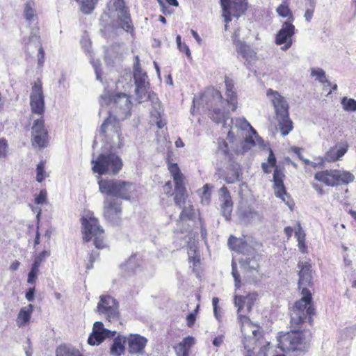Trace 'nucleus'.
<instances>
[{"mask_svg": "<svg viewBox=\"0 0 356 356\" xmlns=\"http://www.w3.org/2000/svg\"><path fill=\"white\" fill-rule=\"evenodd\" d=\"M130 97L124 93H118L114 97L112 114L104 120L100 132L111 140L113 146L120 148L124 145L120 121L129 118L131 115Z\"/></svg>", "mask_w": 356, "mask_h": 356, "instance_id": "f257e3e1", "label": "nucleus"}, {"mask_svg": "<svg viewBox=\"0 0 356 356\" xmlns=\"http://www.w3.org/2000/svg\"><path fill=\"white\" fill-rule=\"evenodd\" d=\"M299 281L298 288L302 289V297L296 302L291 311V322L294 326H297L305 319L308 318L311 321L312 316L314 314L312 306V297L311 291L307 289L312 284V266L306 261L298 263Z\"/></svg>", "mask_w": 356, "mask_h": 356, "instance_id": "f03ea898", "label": "nucleus"}, {"mask_svg": "<svg viewBox=\"0 0 356 356\" xmlns=\"http://www.w3.org/2000/svg\"><path fill=\"white\" fill-rule=\"evenodd\" d=\"M266 96L273 104L278 123V128L283 136L288 135L293 129V122L289 118V104L277 91L268 89Z\"/></svg>", "mask_w": 356, "mask_h": 356, "instance_id": "7ed1b4c3", "label": "nucleus"}, {"mask_svg": "<svg viewBox=\"0 0 356 356\" xmlns=\"http://www.w3.org/2000/svg\"><path fill=\"white\" fill-rule=\"evenodd\" d=\"M147 75L146 72L142 70H134V79L136 85L135 93L138 99L139 102L144 99H148L152 103V111L151 115L156 118L161 116V105L156 95L149 91V83L147 81Z\"/></svg>", "mask_w": 356, "mask_h": 356, "instance_id": "20e7f679", "label": "nucleus"}, {"mask_svg": "<svg viewBox=\"0 0 356 356\" xmlns=\"http://www.w3.org/2000/svg\"><path fill=\"white\" fill-rule=\"evenodd\" d=\"M99 191L108 195L129 200L136 195V186L131 182L120 179L99 181Z\"/></svg>", "mask_w": 356, "mask_h": 356, "instance_id": "39448f33", "label": "nucleus"}, {"mask_svg": "<svg viewBox=\"0 0 356 356\" xmlns=\"http://www.w3.org/2000/svg\"><path fill=\"white\" fill-rule=\"evenodd\" d=\"M305 320L297 326L293 325L290 321L291 327L293 330L286 332H282L279 333L277 337L278 348L286 353L300 352L307 348V341L303 333L296 330Z\"/></svg>", "mask_w": 356, "mask_h": 356, "instance_id": "423d86ee", "label": "nucleus"}, {"mask_svg": "<svg viewBox=\"0 0 356 356\" xmlns=\"http://www.w3.org/2000/svg\"><path fill=\"white\" fill-rule=\"evenodd\" d=\"M122 167V161L119 156L115 154H101L95 161L92 170L100 175H115L120 171Z\"/></svg>", "mask_w": 356, "mask_h": 356, "instance_id": "0eeeda50", "label": "nucleus"}, {"mask_svg": "<svg viewBox=\"0 0 356 356\" xmlns=\"http://www.w3.org/2000/svg\"><path fill=\"white\" fill-rule=\"evenodd\" d=\"M119 302L115 298L110 295H102L95 311L104 316L108 321H111L119 318Z\"/></svg>", "mask_w": 356, "mask_h": 356, "instance_id": "6e6552de", "label": "nucleus"}, {"mask_svg": "<svg viewBox=\"0 0 356 356\" xmlns=\"http://www.w3.org/2000/svg\"><path fill=\"white\" fill-rule=\"evenodd\" d=\"M222 9V17L226 23L232 21V16L238 18L244 15L247 8L246 0H220Z\"/></svg>", "mask_w": 356, "mask_h": 356, "instance_id": "1a4fd4ad", "label": "nucleus"}, {"mask_svg": "<svg viewBox=\"0 0 356 356\" xmlns=\"http://www.w3.org/2000/svg\"><path fill=\"white\" fill-rule=\"evenodd\" d=\"M30 106L32 113L42 115L44 111V96L40 80H37L32 86L30 95Z\"/></svg>", "mask_w": 356, "mask_h": 356, "instance_id": "9d476101", "label": "nucleus"}, {"mask_svg": "<svg viewBox=\"0 0 356 356\" xmlns=\"http://www.w3.org/2000/svg\"><path fill=\"white\" fill-rule=\"evenodd\" d=\"M33 145L44 148L48 144V134L44 128V122L42 118L34 121L32 127Z\"/></svg>", "mask_w": 356, "mask_h": 356, "instance_id": "9b49d317", "label": "nucleus"}, {"mask_svg": "<svg viewBox=\"0 0 356 356\" xmlns=\"http://www.w3.org/2000/svg\"><path fill=\"white\" fill-rule=\"evenodd\" d=\"M294 33L295 26L291 21L285 22L276 34L275 43L277 45L284 44L281 49L284 51L287 50L292 45V36Z\"/></svg>", "mask_w": 356, "mask_h": 356, "instance_id": "f8f14e48", "label": "nucleus"}, {"mask_svg": "<svg viewBox=\"0 0 356 356\" xmlns=\"http://www.w3.org/2000/svg\"><path fill=\"white\" fill-rule=\"evenodd\" d=\"M90 241L97 250L106 247L104 229L100 226L98 220L93 217L90 213Z\"/></svg>", "mask_w": 356, "mask_h": 356, "instance_id": "ddd939ff", "label": "nucleus"}, {"mask_svg": "<svg viewBox=\"0 0 356 356\" xmlns=\"http://www.w3.org/2000/svg\"><path fill=\"white\" fill-rule=\"evenodd\" d=\"M115 334L116 331L105 328L102 321H95L90 332V346H99L106 339L113 337Z\"/></svg>", "mask_w": 356, "mask_h": 356, "instance_id": "4468645a", "label": "nucleus"}, {"mask_svg": "<svg viewBox=\"0 0 356 356\" xmlns=\"http://www.w3.org/2000/svg\"><path fill=\"white\" fill-rule=\"evenodd\" d=\"M113 9H115L117 12V17L121 22L122 27L127 32L132 31V22L124 1L123 0H114L111 10Z\"/></svg>", "mask_w": 356, "mask_h": 356, "instance_id": "2eb2a0df", "label": "nucleus"}, {"mask_svg": "<svg viewBox=\"0 0 356 356\" xmlns=\"http://www.w3.org/2000/svg\"><path fill=\"white\" fill-rule=\"evenodd\" d=\"M126 342L128 344V353L138 355L143 353L147 339L138 334H130L126 336Z\"/></svg>", "mask_w": 356, "mask_h": 356, "instance_id": "dca6fc26", "label": "nucleus"}, {"mask_svg": "<svg viewBox=\"0 0 356 356\" xmlns=\"http://www.w3.org/2000/svg\"><path fill=\"white\" fill-rule=\"evenodd\" d=\"M348 149L349 145L346 141L338 142L325 152L324 160L329 163L340 161Z\"/></svg>", "mask_w": 356, "mask_h": 356, "instance_id": "f3484780", "label": "nucleus"}, {"mask_svg": "<svg viewBox=\"0 0 356 356\" xmlns=\"http://www.w3.org/2000/svg\"><path fill=\"white\" fill-rule=\"evenodd\" d=\"M122 208L115 200H106L104 202L105 218L113 225H119L121 220Z\"/></svg>", "mask_w": 356, "mask_h": 356, "instance_id": "a211bd4d", "label": "nucleus"}, {"mask_svg": "<svg viewBox=\"0 0 356 356\" xmlns=\"http://www.w3.org/2000/svg\"><path fill=\"white\" fill-rule=\"evenodd\" d=\"M258 261V255H253L252 257H248L240 260L241 267L247 276L251 277L252 275L257 277V275L259 274V264Z\"/></svg>", "mask_w": 356, "mask_h": 356, "instance_id": "6ab92c4d", "label": "nucleus"}, {"mask_svg": "<svg viewBox=\"0 0 356 356\" xmlns=\"http://www.w3.org/2000/svg\"><path fill=\"white\" fill-rule=\"evenodd\" d=\"M220 201L222 202L220 205L221 212L225 218L228 220L231 216L232 211V201L230 196V193L227 187L222 186L220 191Z\"/></svg>", "mask_w": 356, "mask_h": 356, "instance_id": "aec40b11", "label": "nucleus"}, {"mask_svg": "<svg viewBox=\"0 0 356 356\" xmlns=\"http://www.w3.org/2000/svg\"><path fill=\"white\" fill-rule=\"evenodd\" d=\"M33 310L34 307L31 304L20 309L16 318V324L19 327H24L29 323Z\"/></svg>", "mask_w": 356, "mask_h": 356, "instance_id": "412c9836", "label": "nucleus"}, {"mask_svg": "<svg viewBox=\"0 0 356 356\" xmlns=\"http://www.w3.org/2000/svg\"><path fill=\"white\" fill-rule=\"evenodd\" d=\"M336 170H324L318 172L315 174V179L325 184L327 186L337 185V179L336 177Z\"/></svg>", "mask_w": 356, "mask_h": 356, "instance_id": "4be33fe9", "label": "nucleus"}, {"mask_svg": "<svg viewBox=\"0 0 356 356\" xmlns=\"http://www.w3.org/2000/svg\"><path fill=\"white\" fill-rule=\"evenodd\" d=\"M126 336L118 334L113 341L110 348L112 356H121L125 351Z\"/></svg>", "mask_w": 356, "mask_h": 356, "instance_id": "5701e85b", "label": "nucleus"}, {"mask_svg": "<svg viewBox=\"0 0 356 356\" xmlns=\"http://www.w3.org/2000/svg\"><path fill=\"white\" fill-rule=\"evenodd\" d=\"M243 300H245V297L243 296L236 295L234 297V305L237 307L238 318L242 324L248 323L249 318L246 316L248 312H245V305Z\"/></svg>", "mask_w": 356, "mask_h": 356, "instance_id": "b1692460", "label": "nucleus"}, {"mask_svg": "<svg viewBox=\"0 0 356 356\" xmlns=\"http://www.w3.org/2000/svg\"><path fill=\"white\" fill-rule=\"evenodd\" d=\"M24 16L29 25L37 24L38 17L33 2H27L24 6Z\"/></svg>", "mask_w": 356, "mask_h": 356, "instance_id": "393cba45", "label": "nucleus"}, {"mask_svg": "<svg viewBox=\"0 0 356 356\" xmlns=\"http://www.w3.org/2000/svg\"><path fill=\"white\" fill-rule=\"evenodd\" d=\"M230 124L227 123L228 126H230V129H241L242 130L250 129L254 135H256V131L252 127L250 124L244 118H231L229 120Z\"/></svg>", "mask_w": 356, "mask_h": 356, "instance_id": "a878e982", "label": "nucleus"}, {"mask_svg": "<svg viewBox=\"0 0 356 356\" xmlns=\"http://www.w3.org/2000/svg\"><path fill=\"white\" fill-rule=\"evenodd\" d=\"M56 356H83L80 351L74 347L61 344L56 349Z\"/></svg>", "mask_w": 356, "mask_h": 356, "instance_id": "bb28decb", "label": "nucleus"}, {"mask_svg": "<svg viewBox=\"0 0 356 356\" xmlns=\"http://www.w3.org/2000/svg\"><path fill=\"white\" fill-rule=\"evenodd\" d=\"M195 339L193 337H185L181 341L177 349V356H188L189 348L194 344Z\"/></svg>", "mask_w": 356, "mask_h": 356, "instance_id": "cd10ccee", "label": "nucleus"}, {"mask_svg": "<svg viewBox=\"0 0 356 356\" xmlns=\"http://www.w3.org/2000/svg\"><path fill=\"white\" fill-rule=\"evenodd\" d=\"M80 221L81 223V232L82 239L84 243L89 241V212L84 210L81 215Z\"/></svg>", "mask_w": 356, "mask_h": 356, "instance_id": "c85d7f7f", "label": "nucleus"}, {"mask_svg": "<svg viewBox=\"0 0 356 356\" xmlns=\"http://www.w3.org/2000/svg\"><path fill=\"white\" fill-rule=\"evenodd\" d=\"M242 220L246 223H252L261 220V215L254 209L248 208L244 210L241 216Z\"/></svg>", "mask_w": 356, "mask_h": 356, "instance_id": "c756f323", "label": "nucleus"}, {"mask_svg": "<svg viewBox=\"0 0 356 356\" xmlns=\"http://www.w3.org/2000/svg\"><path fill=\"white\" fill-rule=\"evenodd\" d=\"M210 115L211 120L217 124L222 123L223 127H226L227 121L229 120L228 113L222 112L218 108L213 109Z\"/></svg>", "mask_w": 356, "mask_h": 356, "instance_id": "7c9ffc66", "label": "nucleus"}, {"mask_svg": "<svg viewBox=\"0 0 356 356\" xmlns=\"http://www.w3.org/2000/svg\"><path fill=\"white\" fill-rule=\"evenodd\" d=\"M241 175L239 167L232 165L229 169L228 172L225 177V180L227 184H233L239 180Z\"/></svg>", "mask_w": 356, "mask_h": 356, "instance_id": "2f4dec72", "label": "nucleus"}, {"mask_svg": "<svg viewBox=\"0 0 356 356\" xmlns=\"http://www.w3.org/2000/svg\"><path fill=\"white\" fill-rule=\"evenodd\" d=\"M336 177L337 179V185L340 184H348L354 181V175L349 171L336 170Z\"/></svg>", "mask_w": 356, "mask_h": 356, "instance_id": "473e14b6", "label": "nucleus"}, {"mask_svg": "<svg viewBox=\"0 0 356 356\" xmlns=\"http://www.w3.org/2000/svg\"><path fill=\"white\" fill-rule=\"evenodd\" d=\"M235 46L237 51L241 54L243 58L248 59L252 57V51L244 42L237 40L235 42Z\"/></svg>", "mask_w": 356, "mask_h": 356, "instance_id": "72a5a7b5", "label": "nucleus"}, {"mask_svg": "<svg viewBox=\"0 0 356 356\" xmlns=\"http://www.w3.org/2000/svg\"><path fill=\"white\" fill-rule=\"evenodd\" d=\"M47 177H49V175L45 170V161H41L36 168V181L42 182Z\"/></svg>", "mask_w": 356, "mask_h": 356, "instance_id": "f704fd0d", "label": "nucleus"}, {"mask_svg": "<svg viewBox=\"0 0 356 356\" xmlns=\"http://www.w3.org/2000/svg\"><path fill=\"white\" fill-rule=\"evenodd\" d=\"M195 217V210L193 209V207L191 205L188 206H184L182 211L181 212L179 215V220H193Z\"/></svg>", "mask_w": 356, "mask_h": 356, "instance_id": "c9c22d12", "label": "nucleus"}, {"mask_svg": "<svg viewBox=\"0 0 356 356\" xmlns=\"http://www.w3.org/2000/svg\"><path fill=\"white\" fill-rule=\"evenodd\" d=\"M311 75L316 76V79L321 83H327L329 86L331 85V83L326 79L325 72L321 68H312Z\"/></svg>", "mask_w": 356, "mask_h": 356, "instance_id": "e433bc0d", "label": "nucleus"}, {"mask_svg": "<svg viewBox=\"0 0 356 356\" xmlns=\"http://www.w3.org/2000/svg\"><path fill=\"white\" fill-rule=\"evenodd\" d=\"M276 11L279 16L282 17H289V19H291V22L293 19L292 13L291 10L289 8V6L286 3H282L280 4L277 8Z\"/></svg>", "mask_w": 356, "mask_h": 356, "instance_id": "4c0bfd02", "label": "nucleus"}, {"mask_svg": "<svg viewBox=\"0 0 356 356\" xmlns=\"http://www.w3.org/2000/svg\"><path fill=\"white\" fill-rule=\"evenodd\" d=\"M341 104L343 108L346 111H356V100L354 99H348L343 97L341 99Z\"/></svg>", "mask_w": 356, "mask_h": 356, "instance_id": "58836bf2", "label": "nucleus"}, {"mask_svg": "<svg viewBox=\"0 0 356 356\" xmlns=\"http://www.w3.org/2000/svg\"><path fill=\"white\" fill-rule=\"evenodd\" d=\"M274 190L276 197L280 198L283 202H286L287 196L284 184H274Z\"/></svg>", "mask_w": 356, "mask_h": 356, "instance_id": "ea45409f", "label": "nucleus"}, {"mask_svg": "<svg viewBox=\"0 0 356 356\" xmlns=\"http://www.w3.org/2000/svg\"><path fill=\"white\" fill-rule=\"evenodd\" d=\"M86 27L83 28V34L81 35V40H80V44L81 47V49L83 50L85 54L87 55L89 54V38L87 30L85 29Z\"/></svg>", "mask_w": 356, "mask_h": 356, "instance_id": "a19ab883", "label": "nucleus"}, {"mask_svg": "<svg viewBox=\"0 0 356 356\" xmlns=\"http://www.w3.org/2000/svg\"><path fill=\"white\" fill-rule=\"evenodd\" d=\"M225 83H226V88H227L226 95L227 97V102L232 106V110L235 111L237 108L236 103L234 102L235 93L233 90L229 89L228 82L227 81H225Z\"/></svg>", "mask_w": 356, "mask_h": 356, "instance_id": "79ce46f5", "label": "nucleus"}, {"mask_svg": "<svg viewBox=\"0 0 356 356\" xmlns=\"http://www.w3.org/2000/svg\"><path fill=\"white\" fill-rule=\"evenodd\" d=\"M232 275L234 280V286L236 289H239L241 286V277L237 270L236 264L234 261L232 262Z\"/></svg>", "mask_w": 356, "mask_h": 356, "instance_id": "37998d69", "label": "nucleus"}, {"mask_svg": "<svg viewBox=\"0 0 356 356\" xmlns=\"http://www.w3.org/2000/svg\"><path fill=\"white\" fill-rule=\"evenodd\" d=\"M35 202L37 204H47V192L46 190L42 189L38 195H35Z\"/></svg>", "mask_w": 356, "mask_h": 356, "instance_id": "c03bdc74", "label": "nucleus"}, {"mask_svg": "<svg viewBox=\"0 0 356 356\" xmlns=\"http://www.w3.org/2000/svg\"><path fill=\"white\" fill-rule=\"evenodd\" d=\"M50 255V252L44 250L35 255L33 260V264L40 266L46 259Z\"/></svg>", "mask_w": 356, "mask_h": 356, "instance_id": "a18cd8bd", "label": "nucleus"}, {"mask_svg": "<svg viewBox=\"0 0 356 356\" xmlns=\"http://www.w3.org/2000/svg\"><path fill=\"white\" fill-rule=\"evenodd\" d=\"M270 348L269 343L262 346L259 350L258 356H285L284 354H272L270 353Z\"/></svg>", "mask_w": 356, "mask_h": 356, "instance_id": "49530a36", "label": "nucleus"}, {"mask_svg": "<svg viewBox=\"0 0 356 356\" xmlns=\"http://www.w3.org/2000/svg\"><path fill=\"white\" fill-rule=\"evenodd\" d=\"M168 168L173 177L174 181L182 179L181 174L177 163L170 164Z\"/></svg>", "mask_w": 356, "mask_h": 356, "instance_id": "de8ad7c7", "label": "nucleus"}, {"mask_svg": "<svg viewBox=\"0 0 356 356\" xmlns=\"http://www.w3.org/2000/svg\"><path fill=\"white\" fill-rule=\"evenodd\" d=\"M284 175L283 172L278 167H275L273 173V182L274 184L283 183V178Z\"/></svg>", "mask_w": 356, "mask_h": 356, "instance_id": "09e8293b", "label": "nucleus"}, {"mask_svg": "<svg viewBox=\"0 0 356 356\" xmlns=\"http://www.w3.org/2000/svg\"><path fill=\"white\" fill-rule=\"evenodd\" d=\"M211 96L215 101H220L222 95L220 91L215 89H209L204 95V97Z\"/></svg>", "mask_w": 356, "mask_h": 356, "instance_id": "8fccbe9b", "label": "nucleus"}, {"mask_svg": "<svg viewBox=\"0 0 356 356\" xmlns=\"http://www.w3.org/2000/svg\"><path fill=\"white\" fill-rule=\"evenodd\" d=\"M174 182L175 184V194H178V195H184L186 189L184 186L182 179H179V180H175V181H174Z\"/></svg>", "mask_w": 356, "mask_h": 356, "instance_id": "3c124183", "label": "nucleus"}, {"mask_svg": "<svg viewBox=\"0 0 356 356\" xmlns=\"http://www.w3.org/2000/svg\"><path fill=\"white\" fill-rule=\"evenodd\" d=\"M8 153V143L5 138H0V159L6 157Z\"/></svg>", "mask_w": 356, "mask_h": 356, "instance_id": "603ef678", "label": "nucleus"}, {"mask_svg": "<svg viewBox=\"0 0 356 356\" xmlns=\"http://www.w3.org/2000/svg\"><path fill=\"white\" fill-rule=\"evenodd\" d=\"M176 42L179 49L182 52H185L186 55L189 57L191 56V51L186 44H181V36L179 35H177Z\"/></svg>", "mask_w": 356, "mask_h": 356, "instance_id": "864d4df0", "label": "nucleus"}, {"mask_svg": "<svg viewBox=\"0 0 356 356\" xmlns=\"http://www.w3.org/2000/svg\"><path fill=\"white\" fill-rule=\"evenodd\" d=\"M295 236L296 237L298 242L302 243V241H305V234L302 231L299 222L297 224V227L295 229Z\"/></svg>", "mask_w": 356, "mask_h": 356, "instance_id": "5fc2aeb1", "label": "nucleus"}, {"mask_svg": "<svg viewBox=\"0 0 356 356\" xmlns=\"http://www.w3.org/2000/svg\"><path fill=\"white\" fill-rule=\"evenodd\" d=\"M254 295H248L245 297V300H243V302L245 305V312H250L252 309L253 303H254Z\"/></svg>", "mask_w": 356, "mask_h": 356, "instance_id": "6e6d98bb", "label": "nucleus"}, {"mask_svg": "<svg viewBox=\"0 0 356 356\" xmlns=\"http://www.w3.org/2000/svg\"><path fill=\"white\" fill-rule=\"evenodd\" d=\"M198 309H199V305H197L196 308L195 309V310L190 313L187 316H186V321H187V325L188 327H192L194 323H195V318H196V314H197V312L198 311Z\"/></svg>", "mask_w": 356, "mask_h": 356, "instance_id": "4d7b16f0", "label": "nucleus"}, {"mask_svg": "<svg viewBox=\"0 0 356 356\" xmlns=\"http://www.w3.org/2000/svg\"><path fill=\"white\" fill-rule=\"evenodd\" d=\"M254 140L252 136H246L243 143L242 148L244 151H247L248 149H250L251 147L254 146Z\"/></svg>", "mask_w": 356, "mask_h": 356, "instance_id": "13d9d810", "label": "nucleus"}, {"mask_svg": "<svg viewBox=\"0 0 356 356\" xmlns=\"http://www.w3.org/2000/svg\"><path fill=\"white\" fill-rule=\"evenodd\" d=\"M80 6L81 11L84 14H89V0H76Z\"/></svg>", "mask_w": 356, "mask_h": 356, "instance_id": "bf43d9fd", "label": "nucleus"}, {"mask_svg": "<svg viewBox=\"0 0 356 356\" xmlns=\"http://www.w3.org/2000/svg\"><path fill=\"white\" fill-rule=\"evenodd\" d=\"M44 63V51L41 45H40L38 54V65L42 67Z\"/></svg>", "mask_w": 356, "mask_h": 356, "instance_id": "052dcab7", "label": "nucleus"}, {"mask_svg": "<svg viewBox=\"0 0 356 356\" xmlns=\"http://www.w3.org/2000/svg\"><path fill=\"white\" fill-rule=\"evenodd\" d=\"M112 50H113L114 51H116V53L118 54L117 56H118V57H122L124 54V51H125L124 44H115L112 46Z\"/></svg>", "mask_w": 356, "mask_h": 356, "instance_id": "680f3d73", "label": "nucleus"}, {"mask_svg": "<svg viewBox=\"0 0 356 356\" xmlns=\"http://www.w3.org/2000/svg\"><path fill=\"white\" fill-rule=\"evenodd\" d=\"M58 86L59 88L65 90L68 88L69 83L67 81V77L65 74L62 73L59 80H58Z\"/></svg>", "mask_w": 356, "mask_h": 356, "instance_id": "e2e57ef3", "label": "nucleus"}, {"mask_svg": "<svg viewBox=\"0 0 356 356\" xmlns=\"http://www.w3.org/2000/svg\"><path fill=\"white\" fill-rule=\"evenodd\" d=\"M202 189H203V197L207 201H208V200L210 197V195H211L210 191L211 189V186L209 184H207L203 186Z\"/></svg>", "mask_w": 356, "mask_h": 356, "instance_id": "0e129e2a", "label": "nucleus"}, {"mask_svg": "<svg viewBox=\"0 0 356 356\" xmlns=\"http://www.w3.org/2000/svg\"><path fill=\"white\" fill-rule=\"evenodd\" d=\"M238 241H239V240L237 238L231 236L228 239V245L233 250H236L237 251H241V248H238V249H236V247L234 245L236 244V243H238Z\"/></svg>", "mask_w": 356, "mask_h": 356, "instance_id": "69168bd1", "label": "nucleus"}, {"mask_svg": "<svg viewBox=\"0 0 356 356\" xmlns=\"http://www.w3.org/2000/svg\"><path fill=\"white\" fill-rule=\"evenodd\" d=\"M35 296V288H29L26 293L25 297L26 300L29 302H31L34 300Z\"/></svg>", "mask_w": 356, "mask_h": 356, "instance_id": "338daca9", "label": "nucleus"}, {"mask_svg": "<svg viewBox=\"0 0 356 356\" xmlns=\"http://www.w3.org/2000/svg\"><path fill=\"white\" fill-rule=\"evenodd\" d=\"M223 341H224V336L222 334H220V335H218V337H215L213 339L212 343L215 346L219 347L223 343Z\"/></svg>", "mask_w": 356, "mask_h": 356, "instance_id": "774afa93", "label": "nucleus"}]
</instances>
